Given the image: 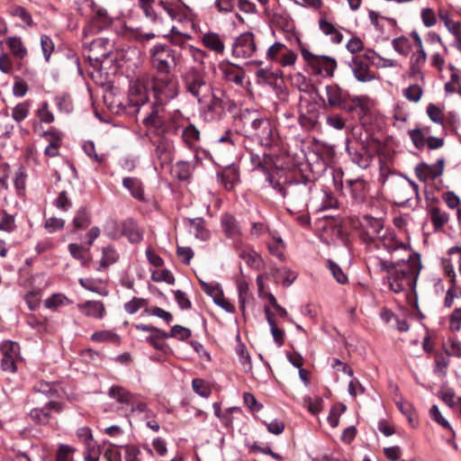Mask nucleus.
<instances>
[{"mask_svg": "<svg viewBox=\"0 0 461 461\" xmlns=\"http://www.w3.org/2000/svg\"><path fill=\"white\" fill-rule=\"evenodd\" d=\"M366 266L369 269L373 268L377 272L385 271L389 288L395 294L406 289L415 290L421 270V262L418 254H409L406 260L395 262L370 256L367 258Z\"/></svg>", "mask_w": 461, "mask_h": 461, "instance_id": "1", "label": "nucleus"}, {"mask_svg": "<svg viewBox=\"0 0 461 461\" xmlns=\"http://www.w3.org/2000/svg\"><path fill=\"white\" fill-rule=\"evenodd\" d=\"M267 182L276 190L285 199V205L290 213L305 212L312 192V184L308 181H289L281 185L274 176L267 173Z\"/></svg>", "mask_w": 461, "mask_h": 461, "instance_id": "2", "label": "nucleus"}, {"mask_svg": "<svg viewBox=\"0 0 461 461\" xmlns=\"http://www.w3.org/2000/svg\"><path fill=\"white\" fill-rule=\"evenodd\" d=\"M164 109L160 105H152L149 113L144 117L143 123L147 129L155 135L165 138L167 135L177 134L184 127L185 118L182 113L176 111L169 118L165 119Z\"/></svg>", "mask_w": 461, "mask_h": 461, "instance_id": "3", "label": "nucleus"}, {"mask_svg": "<svg viewBox=\"0 0 461 461\" xmlns=\"http://www.w3.org/2000/svg\"><path fill=\"white\" fill-rule=\"evenodd\" d=\"M242 122L245 135L257 140L261 146L271 147L277 141L278 134L270 120L264 117L244 115Z\"/></svg>", "mask_w": 461, "mask_h": 461, "instance_id": "4", "label": "nucleus"}, {"mask_svg": "<svg viewBox=\"0 0 461 461\" xmlns=\"http://www.w3.org/2000/svg\"><path fill=\"white\" fill-rule=\"evenodd\" d=\"M150 64L158 74H170L180 63L181 54L169 46L155 44L149 50Z\"/></svg>", "mask_w": 461, "mask_h": 461, "instance_id": "5", "label": "nucleus"}, {"mask_svg": "<svg viewBox=\"0 0 461 461\" xmlns=\"http://www.w3.org/2000/svg\"><path fill=\"white\" fill-rule=\"evenodd\" d=\"M151 87L156 100L152 105H160L164 108L167 103L178 95L177 80L170 74H159L153 77Z\"/></svg>", "mask_w": 461, "mask_h": 461, "instance_id": "6", "label": "nucleus"}, {"mask_svg": "<svg viewBox=\"0 0 461 461\" xmlns=\"http://www.w3.org/2000/svg\"><path fill=\"white\" fill-rule=\"evenodd\" d=\"M303 60L311 68L312 73L323 77H332L337 68L335 59L329 56H319L312 53L299 41Z\"/></svg>", "mask_w": 461, "mask_h": 461, "instance_id": "7", "label": "nucleus"}, {"mask_svg": "<svg viewBox=\"0 0 461 461\" xmlns=\"http://www.w3.org/2000/svg\"><path fill=\"white\" fill-rule=\"evenodd\" d=\"M184 86L186 92L196 98L199 104L205 102L211 91V86L206 82L204 75L195 68H191L185 73Z\"/></svg>", "mask_w": 461, "mask_h": 461, "instance_id": "8", "label": "nucleus"}, {"mask_svg": "<svg viewBox=\"0 0 461 461\" xmlns=\"http://www.w3.org/2000/svg\"><path fill=\"white\" fill-rule=\"evenodd\" d=\"M359 238L367 247L377 246V240L384 232V221L380 218L364 215L359 221Z\"/></svg>", "mask_w": 461, "mask_h": 461, "instance_id": "9", "label": "nucleus"}, {"mask_svg": "<svg viewBox=\"0 0 461 461\" xmlns=\"http://www.w3.org/2000/svg\"><path fill=\"white\" fill-rule=\"evenodd\" d=\"M0 350L3 357L1 368L9 373L17 371L16 362L20 359V345L17 342L5 340L1 344Z\"/></svg>", "mask_w": 461, "mask_h": 461, "instance_id": "10", "label": "nucleus"}, {"mask_svg": "<svg viewBox=\"0 0 461 461\" xmlns=\"http://www.w3.org/2000/svg\"><path fill=\"white\" fill-rule=\"evenodd\" d=\"M393 197L398 204H406L412 197L420 200L419 185L410 179L400 181L393 186Z\"/></svg>", "mask_w": 461, "mask_h": 461, "instance_id": "11", "label": "nucleus"}, {"mask_svg": "<svg viewBox=\"0 0 461 461\" xmlns=\"http://www.w3.org/2000/svg\"><path fill=\"white\" fill-rule=\"evenodd\" d=\"M256 50L257 44L252 32L241 33L232 44V55L238 59L251 58Z\"/></svg>", "mask_w": 461, "mask_h": 461, "instance_id": "12", "label": "nucleus"}, {"mask_svg": "<svg viewBox=\"0 0 461 461\" xmlns=\"http://www.w3.org/2000/svg\"><path fill=\"white\" fill-rule=\"evenodd\" d=\"M445 158H439L436 163L429 165L425 162L416 165L414 171L418 179L421 182H429L435 180L443 175L445 170Z\"/></svg>", "mask_w": 461, "mask_h": 461, "instance_id": "13", "label": "nucleus"}, {"mask_svg": "<svg viewBox=\"0 0 461 461\" xmlns=\"http://www.w3.org/2000/svg\"><path fill=\"white\" fill-rule=\"evenodd\" d=\"M202 290L212 298L215 304L230 313L235 312V306L224 297L223 291L219 284L200 281Z\"/></svg>", "mask_w": 461, "mask_h": 461, "instance_id": "14", "label": "nucleus"}, {"mask_svg": "<svg viewBox=\"0 0 461 461\" xmlns=\"http://www.w3.org/2000/svg\"><path fill=\"white\" fill-rule=\"evenodd\" d=\"M128 99L129 104L138 110L149 101L148 89L143 80L137 79L131 83Z\"/></svg>", "mask_w": 461, "mask_h": 461, "instance_id": "15", "label": "nucleus"}, {"mask_svg": "<svg viewBox=\"0 0 461 461\" xmlns=\"http://www.w3.org/2000/svg\"><path fill=\"white\" fill-rule=\"evenodd\" d=\"M355 78L361 83L371 82L375 78V72L369 65L359 56L354 57L348 63Z\"/></svg>", "mask_w": 461, "mask_h": 461, "instance_id": "16", "label": "nucleus"}, {"mask_svg": "<svg viewBox=\"0 0 461 461\" xmlns=\"http://www.w3.org/2000/svg\"><path fill=\"white\" fill-rule=\"evenodd\" d=\"M63 408L61 403L50 401L47 402L42 408H34L32 409L29 416L32 420L34 422L45 425L50 422V411H54L56 412L62 411Z\"/></svg>", "mask_w": 461, "mask_h": 461, "instance_id": "17", "label": "nucleus"}, {"mask_svg": "<svg viewBox=\"0 0 461 461\" xmlns=\"http://www.w3.org/2000/svg\"><path fill=\"white\" fill-rule=\"evenodd\" d=\"M328 104L330 107L348 109V93L337 84L328 85L325 87Z\"/></svg>", "mask_w": 461, "mask_h": 461, "instance_id": "18", "label": "nucleus"}, {"mask_svg": "<svg viewBox=\"0 0 461 461\" xmlns=\"http://www.w3.org/2000/svg\"><path fill=\"white\" fill-rule=\"evenodd\" d=\"M111 19L104 10H98L95 16L89 21L83 30L84 37L94 35L108 28L111 25Z\"/></svg>", "mask_w": 461, "mask_h": 461, "instance_id": "19", "label": "nucleus"}, {"mask_svg": "<svg viewBox=\"0 0 461 461\" xmlns=\"http://www.w3.org/2000/svg\"><path fill=\"white\" fill-rule=\"evenodd\" d=\"M77 307L83 315L88 318L102 320L106 314L105 306L101 301H86L78 303Z\"/></svg>", "mask_w": 461, "mask_h": 461, "instance_id": "20", "label": "nucleus"}, {"mask_svg": "<svg viewBox=\"0 0 461 461\" xmlns=\"http://www.w3.org/2000/svg\"><path fill=\"white\" fill-rule=\"evenodd\" d=\"M380 245H382L390 253L396 250H402L408 255L411 254L409 252V247L405 243L398 240L395 234L390 231H384L377 240V246L374 247L379 248Z\"/></svg>", "mask_w": 461, "mask_h": 461, "instance_id": "21", "label": "nucleus"}, {"mask_svg": "<svg viewBox=\"0 0 461 461\" xmlns=\"http://www.w3.org/2000/svg\"><path fill=\"white\" fill-rule=\"evenodd\" d=\"M122 237H126L129 242L137 244L142 241L143 230L133 219L130 218L123 221L122 222Z\"/></svg>", "mask_w": 461, "mask_h": 461, "instance_id": "22", "label": "nucleus"}, {"mask_svg": "<svg viewBox=\"0 0 461 461\" xmlns=\"http://www.w3.org/2000/svg\"><path fill=\"white\" fill-rule=\"evenodd\" d=\"M221 224L227 238L234 239L241 235L240 226L232 214H223L221 219Z\"/></svg>", "mask_w": 461, "mask_h": 461, "instance_id": "23", "label": "nucleus"}, {"mask_svg": "<svg viewBox=\"0 0 461 461\" xmlns=\"http://www.w3.org/2000/svg\"><path fill=\"white\" fill-rule=\"evenodd\" d=\"M347 150L353 163L361 168H367L369 167L372 156L364 147H361L359 149L348 147Z\"/></svg>", "mask_w": 461, "mask_h": 461, "instance_id": "24", "label": "nucleus"}, {"mask_svg": "<svg viewBox=\"0 0 461 461\" xmlns=\"http://www.w3.org/2000/svg\"><path fill=\"white\" fill-rule=\"evenodd\" d=\"M202 42L203 46L217 54H222L225 50V45L221 36L212 32L204 33L202 36Z\"/></svg>", "mask_w": 461, "mask_h": 461, "instance_id": "25", "label": "nucleus"}, {"mask_svg": "<svg viewBox=\"0 0 461 461\" xmlns=\"http://www.w3.org/2000/svg\"><path fill=\"white\" fill-rule=\"evenodd\" d=\"M347 184L350 189L352 197L357 202H363L368 190L367 183L363 178L357 177L348 180Z\"/></svg>", "mask_w": 461, "mask_h": 461, "instance_id": "26", "label": "nucleus"}, {"mask_svg": "<svg viewBox=\"0 0 461 461\" xmlns=\"http://www.w3.org/2000/svg\"><path fill=\"white\" fill-rule=\"evenodd\" d=\"M163 37L167 39L172 45L185 50H186V47L190 46L187 44V41L192 38L190 34L180 32L176 26H172L169 32L163 34Z\"/></svg>", "mask_w": 461, "mask_h": 461, "instance_id": "27", "label": "nucleus"}, {"mask_svg": "<svg viewBox=\"0 0 461 461\" xmlns=\"http://www.w3.org/2000/svg\"><path fill=\"white\" fill-rule=\"evenodd\" d=\"M264 312L266 314L267 323L270 326V331L273 336L274 341L276 343L278 347L283 346L285 343V331L282 329L278 328L277 323L274 319L269 307L265 306Z\"/></svg>", "mask_w": 461, "mask_h": 461, "instance_id": "28", "label": "nucleus"}, {"mask_svg": "<svg viewBox=\"0 0 461 461\" xmlns=\"http://www.w3.org/2000/svg\"><path fill=\"white\" fill-rule=\"evenodd\" d=\"M218 179L226 190L230 191L240 181L239 172L235 167H229L217 175Z\"/></svg>", "mask_w": 461, "mask_h": 461, "instance_id": "29", "label": "nucleus"}, {"mask_svg": "<svg viewBox=\"0 0 461 461\" xmlns=\"http://www.w3.org/2000/svg\"><path fill=\"white\" fill-rule=\"evenodd\" d=\"M181 138L185 145L191 149L194 147L200 140V131L192 123H188L187 125L184 124V127H182Z\"/></svg>", "mask_w": 461, "mask_h": 461, "instance_id": "30", "label": "nucleus"}, {"mask_svg": "<svg viewBox=\"0 0 461 461\" xmlns=\"http://www.w3.org/2000/svg\"><path fill=\"white\" fill-rule=\"evenodd\" d=\"M223 77L227 81L241 85L244 79V74L240 67L232 64H225L221 67Z\"/></svg>", "mask_w": 461, "mask_h": 461, "instance_id": "31", "label": "nucleus"}, {"mask_svg": "<svg viewBox=\"0 0 461 461\" xmlns=\"http://www.w3.org/2000/svg\"><path fill=\"white\" fill-rule=\"evenodd\" d=\"M108 395L122 404H132V394L122 386L113 385L108 391Z\"/></svg>", "mask_w": 461, "mask_h": 461, "instance_id": "32", "label": "nucleus"}, {"mask_svg": "<svg viewBox=\"0 0 461 461\" xmlns=\"http://www.w3.org/2000/svg\"><path fill=\"white\" fill-rule=\"evenodd\" d=\"M72 223V232H76L79 230H85L90 225L91 216L85 207H81L76 212Z\"/></svg>", "mask_w": 461, "mask_h": 461, "instance_id": "33", "label": "nucleus"}, {"mask_svg": "<svg viewBox=\"0 0 461 461\" xmlns=\"http://www.w3.org/2000/svg\"><path fill=\"white\" fill-rule=\"evenodd\" d=\"M122 185L131 192L134 198L140 201L144 200V191L140 179L130 176L124 177L122 180Z\"/></svg>", "mask_w": 461, "mask_h": 461, "instance_id": "34", "label": "nucleus"}, {"mask_svg": "<svg viewBox=\"0 0 461 461\" xmlns=\"http://www.w3.org/2000/svg\"><path fill=\"white\" fill-rule=\"evenodd\" d=\"M6 44L14 58L23 59L27 56V49L20 37H9Z\"/></svg>", "mask_w": 461, "mask_h": 461, "instance_id": "35", "label": "nucleus"}, {"mask_svg": "<svg viewBox=\"0 0 461 461\" xmlns=\"http://www.w3.org/2000/svg\"><path fill=\"white\" fill-rule=\"evenodd\" d=\"M211 95V100L208 104V110L213 113H220L224 110V94L220 89H213L211 87L209 93Z\"/></svg>", "mask_w": 461, "mask_h": 461, "instance_id": "36", "label": "nucleus"}, {"mask_svg": "<svg viewBox=\"0 0 461 461\" xmlns=\"http://www.w3.org/2000/svg\"><path fill=\"white\" fill-rule=\"evenodd\" d=\"M237 289L239 294L240 308L242 315L245 317L246 303L250 298L249 285L244 278H240L237 280Z\"/></svg>", "mask_w": 461, "mask_h": 461, "instance_id": "37", "label": "nucleus"}, {"mask_svg": "<svg viewBox=\"0 0 461 461\" xmlns=\"http://www.w3.org/2000/svg\"><path fill=\"white\" fill-rule=\"evenodd\" d=\"M190 232L193 233L195 238L202 240H206L210 237V232L205 228V222L201 218L190 220Z\"/></svg>", "mask_w": 461, "mask_h": 461, "instance_id": "38", "label": "nucleus"}, {"mask_svg": "<svg viewBox=\"0 0 461 461\" xmlns=\"http://www.w3.org/2000/svg\"><path fill=\"white\" fill-rule=\"evenodd\" d=\"M296 277L297 275L286 267L277 268L274 274L275 281L276 283H281L285 287L290 286Z\"/></svg>", "mask_w": 461, "mask_h": 461, "instance_id": "39", "label": "nucleus"}, {"mask_svg": "<svg viewBox=\"0 0 461 461\" xmlns=\"http://www.w3.org/2000/svg\"><path fill=\"white\" fill-rule=\"evenodd\" d=\"M429 216L436 230H441L449 220L448 214L441 211L438 207H432L429 210Z\"/></svg>", "mask_w": 461, "mask_h": 461, "instance_id": "40", "label": "nucleus"}, {"mask_svg": "<svg viewBox=\"0 0 461 461\" xmlns=\"http://www.w3.org/2000/svg\"><path fill=\"white\" fill-rule=\"evenodd\" d=\"M118 259L119 254L113 247L108 246L103 248L102 258L100 259V267L98 268V270H100L101 268H105L116 263Z\"/></svg>", "mask_w": 461, "mask_h": 461, "instance_id": "41", "label": "nucleus"}, {"mask_svg": "<svg viewBox=\"0 0 461 461\" xmlns=\"http://www.w3.org/2000/svg\"><path fill=\"white\" fill-rule=\"evenodd\" d=\"M319 27L324 34L330 35L331 37V41L333 42H341L343 35L335 28V26L331 23L328 22L325 19H320Z\"/></svg>", "mask_w": 461, "mask_h": 461, "instance_id": "42", "label": "nucleus"}, {"mask_svg": "<svg viewBox=\"0 0 461 461\" xmlns=\"http://www.w3.org/2000/svg\"><path fill=\"white\" fill-rule=\"evenodd\" d=\"M156 156L160 159L161 164H167L171 161V147L167 140L162 138L161 140L158 141L156 149Z\"/></svg>", "mask_w": 461, "mask_h": 461, "instance_id": "43", "label": "nucleus"}, {"mask_svg": "<svg viewBox=\"0 0 461 461\" xmlns=\"http://www.w3.org/2000/svg\"><path fill=\"white\" fill-rule=\"evenodd\" d=\"M72 302L63 294H53L44 301V306L49 310H56L59 306L70 304Z\"/></svg>", "mask_w": 461, "mask_h": 461, "instance_id": "44", "label": "nucleus"}, {"mask_svg": "<svg viewBox=\"0 0 461 461\" xmlns=\"http://www.w3.org/2000/svg\"><path fill=\"white\" fill-rule=\"evenodd\" d=\"M422 95L423 87L419 84H412L402 91V95L411 103H418Z\"/></svg>", "mask_w": 461, "mask_h": 461, "instance_id": "45", "label": "nucleus"}, {"mask_svg": "<svg viewBox=\"0 0 461 461\" xmlns=\"http://www.w3.org/2000/svg\"><path fill=\"white\" fill-rule=\"evenodd\" d=\"M104 232L112 240H119L122 237V222L115 220H108L104 224Z\"/></svg>", "mask_w": 461, "mask_h": 461, "instance_id": "46", "label": "nucleus"}, {"mask_svg": "<svg viewBox=\"0 0 461 461\" xmlns=\"http://www.w3.org/2000/svg\"><path fill=\"white\" fill-rule=\"evenodd\" d=\"M244 262L251 268L259 269L263 265V260L259 255L254 251H242L240 254Z\"/></svg>", "mask_w": 461, "mask_h": 461, "instance_id": "47", "label": "nucleus"}, {"mask_svg": "<svg viewBox=\"0 0 461 461\" xmlns=\"http://www.w3.org/2000/svg\"><path fill=\"white\" fill-rule=\"evenodd\" d=\"M167 339V332L160 329H158L153 333L149 334L145 338V341L151 345L154 348L162 350L165 348V344L160 339Z\"/></svg>", "mask_w": 461, "mask_h": 461, "instance_id": "48", "label": "nucleus"}, {"mask_svg": "<svg viewBox=\"0 0 461 461\" xmlns=\"http://www.w3.org/2000/svg\"><path fill=\"white\" fill-rule=\"evenodd\" d=\"M68 249L72 258L79 260L82 265H86V252L89 250V248L85 249L82 245L77 243H70Z\"/></svg>", "mask_w": 461, "mask_h": 461, "instance_id": "49", "label": "nucleus"}, {"mask_svg": "<svg viewBox=\"0 0 461 461\" xmlns=\"http://www.w3.org/2000/svg\"><path fill=\"white\" fill-rule=\"evenodd\" d=\"M147 450L152 455L164 456L167 453V446L166 439L158 437L152 439L151 448L147 447Z\"/></svg>", "mask_w": 461, "mask_h": 461, "instance_id": "50", "label": "nucleus"}, {"mask_svg": "<svg viewBox=\"0 0 461 461\" xmlns=\"http://www.w3.org/2000/svg\"><path fill=\"white\" fill-rule=\"evenodd\" d=\"M192 388L195 393L203 398H208L212 393L209 384L201 378L193 379Z\"/></svg>", "mask_w": 461, "mask_h": 461, "instance_id": "51", "label": "nucleus"}, {"mask_svg": "<svg viewBox=\"0 0 461 461\" xmlns=\"http://www.w3.org/2000/svg\"><path fill=\"white\" fill-rule=\"evenodd\" d=\"M440 398L447 405L456 409L461 414V397H456L453 391L447 390L441 393Z\"/></svg>", "mask_w": 461, "mask_h": 461, "instance_id": "52", "label": "nucleus"}, {"mask_svg": "<svg viewBox=\"0 0 461 461\" xmlns=\"http://www.w3.org/2000/svg\"><path fill=\"white\" fill-rule=\"evenodd\" d=\"M439 18L452 35L457 34L458 32H461L460 23L452 20L448 12L440 11Z\"/></svg>", "mask_w": 461, "mask_h": 461, "instance_id": "53", "label": "nucleus"}, {"mask_svg": "<svg viewBox=\"0 0 461 461\" xmlns=\"http://www.w3.org/2000/svg\"><path fill=\"white\" fill-rule=\"evenodd\" d=\"M30 104L28 102H22L16 104L12 111V118L16 122H23L29 114Z\"/></svg>", "mask_w": 461, "mask_h": 461, "instance_id": "54", "label": "nucleus"}, {"mask_svg": "<svg viewBox=\"0 0 461 461\" xmlns=\"http://www.w3.org/2000/svg\"><path fill=\"white\" fill-rule=\"evenodd\" d=\"M158 5L171 20L180 21L182 19L183 15L179 6L167 1H160Z\"/></svg>", "mask_w": 461, "mask_h": 461, "instance_id": "55", "label": "nucleus"}, {"mask_svg": "<svg viewBox=\"0 0 461 461\" xmlns=\"http://www.w3.org/2000/svg\"><path fill=\"white\" fill-rule=\"evenodd\" d=\"M119 336L111 330L95 331L91 335V339L95 342H118Z\"/></svg>", "mask_w": 461, "mask_h": 461, "instance_id": "56", "label": "nucleus"}, {"mask_svg": "<svg viewBox=\"0 0 461 461\" xmlns=\"http://www.w3.org/2000/svg\"><path fill=\"white\" fill-rule=\"evenodd\" d=\"M176 174L180 180H187L193 172V166L190 162L179 161L176 165Z\"/></svg>", "mask_w": 461, "mask_h": 461, "instance_id": "57", "label": "nucleus"}, {"mask_svg": "<svg viewBox=\"0 0 461 461\" xmlns=\"http://www.w3.org/2000/svg\"><path fill=\"white\" fill-rule=\"evenodd\" d=\"M445 91L447 94L457 92L461 95V78L457 72L451 73L449 81L445 84Z\"/></svg>", "mask_w": 461, "mask_h": 461, "instance_id": "58", "label": "nucleus"}, {"mask_svg": "<svg viewBox=\"0 0 461 461\" xmlns=\"http://www.w3.org/2000/svg\"><path fill=\"white\" fill-rule=\"evenodd\" d=\"M392 45L393 50L399 54L403 56H407L409 54L411 45L409 40L406 37L401 36L393 39Z\"/></svg>", "mask_w": 461, "mask_h": 461, "instance_id": "59", "label": "nucleus"}, {"mask_svg": "<svg viewBox=\"0 0 461 461\" xmlns=\"http://www.w3.org/2000/svg\"><path fill=\"white\" fill-rule=\"evenodd\" d=\"M75 448L71 446L60 444L56 452V461H72Z\"/></svg>", "mask_w": 461, "mask_h": 461, "instance_id": "60", "label": "nucleus"}, {"mask_svg": "<svg viewBox=\"0 0 461 461\" xmlns=\"http://www.w3.org/2000/svg\"><path fill=\"white\" fill-rule=\"evenodd\" d=\"M147 303H148V302L146 299L133 297L130 302H127L126 303H124V310L129 314H134L140 308L146 306Z\"/></svg>", "mask_w": 461, "mask_h": 461, "instance_id": "61", "label": "nucleus"}, {"mask_svg": "<svg viewBox=\"0 0 461 461\" xmlns=\"http://www.w3.org/2000/svg\"><path fill=\"white\" fill-rule=\"evenodd\" d=\"M303 405L308 409V411L316 415L322 409V399L315 398L312 399L310 396H306L303 398Z\"/></svg>", "mask_w": 461, "mask_h": 461, "instance_id": "62", "label": "nucleus"}, {"mask_svg": "<svg viewBox=\"0 0 461 461\" xmlns=\"http://www.w3.org/2000/svg\"><path fill=\"white\" fill-rule=\"evenodd\" d=\"M86 446V450L84 452L85 461H99L100 457V449L97 447L96 443H87Z\"/></svg>", "mask_w": 461, "mask_h": 461, "instance_id": "63", "label": "nucleus"}, {"mask_svg": "<svg viewBox=\"0 0 461 461\" xmlns=\"http://www.w3.org/2000/svg\"><path fill=\"white\" fill-rule=\"evenodd\" d=\"M461 329V307L456 308L449 315V330L452 332L459 331Z\"/></svg>", "mask_w": 461, "mask_h": 461, "instance_id": "64", "label": "nucleus"}]
</instances>
